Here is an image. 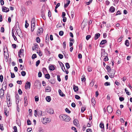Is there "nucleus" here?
<instances>
[{
    "label": "nucleus",
    "mask_w": 132,
    "mask_h": 132,
    "mask_svg": "<svg viewBox=\"0 0 132 132\" xmlns=\"http://www.w3.org/2000/svg\"><path fill=\"white\" fill-rule=\"evenodd\" d=\"M31 4V2L30 1H28L26 3V4L28 6L30 5Z\"/></svg>",
    "instance_id": "36"
},
{
    "label": "nucleus",
    "mask_w": 132,
    "mask_h": 132,
    "mask_svg": "<svg viewBox=\"0 0 132 132\" xmlns=\"http://www.w3.org/2000/svg\"><path fill=\"white\" fill-rule=\"evenodd\" d=\"M38 45H35L34 47H32V50L33 51H34L35 50H36V49L37 48Z\"/></svg>",
    "instance_id": "32"
},
{
    "label": "nucleus",
    "mask_w": 132,
    "mask_h": 132,
    "mask_svg": "<svg viewBox=\"0 0 132 132\" xmlns=\"http://www.w3.org/2000/svg\"><path fill=\"white\" fill-rule=\"evenodd\" d=\"M91 36L90 35H88L86 37V39L87 40H88L91 37Z\"/></svg>",
    "instance_id": "52"
},
{
    "label": "nucleus",
    "mask_w": 132,
    "mask_h": 132,
    "mask_svg": "<svg viewBox=\"0 0 132 132\" xmlns=\"http://www.w3.org/2000/svg\"><path fill=\"white\" fill-rule=\"evenodd\" d=\"M81 81H85L86 80V78H85L84 75H82L81 78Z\"/></svg>",
    "instance_id": "35"
},
{
    "label": "nucleus",
    "mask_w": 132,
    "mask_h": 132,
    "mask_svg": "<svg viewBox=\"0 0 132 132\" xmlns=\"http://www.w3.org/2000/svg\"><path fill=\"white\" fill-rule=\"evenodd\" d=\"M100 36V34L98 33L97 34H96L95 35V40H96Z\"/></svg>",
    "instance_id": "22"
},
{
    "label": "nucleus",
    "mask_w": 132,
    "mask_h": 132,
    "mask_svg": "<svg viewBox=\"0 0 132 132\" xmlns=\"http://www.w3.org/2000/svg\"><path fill=\"white\" fill-rule=\"evenodd\" d=\"M60 59H62L63 57V55L61 54H59L58 55Z\"/></svg>",
    "instance_id": "51"
},
{
    "label": "nucleus",
    "mask_w": 132,
    "mask_h": 132,
    "mask_svg": "<svg viewBox=\"0 0 132 132\" xmlns=\"http://www.w3.org/2000/svg\"><path fill=\"white\" fill-rule=\"evenodd\" d=\"M34 115L35 117H37L38 116V112L36 110H35V114Z\"/></svg>",
    "instance_id": "56"
},
{
    "label": "nucleus",
    "mask_w": 132,
    "mask_h": 132,
    "mask_svg": "<svg viewBox=\"0 0 132 132\" xmlns=\"http://www.w3.org/2000/svg\"><path fill=\"white\" fill-rule=\"evenodd\" d=\"M65 66H66V68L67 69H69L70 68V65L69 63H66V64H65Z\"/></svg>",
    "instance_id": "34"
},
{
    "label": "nucleus",
    "mask_w": 132,
    "mask_h": 132,
    "mask_svg": "<svg viewBox=\"0 0 132 132\" xmlns=\"http://www.w3.org/2000/svg\"><path fill=\"white\" fill-rule=\"evenodd\" d=\"M4 90L3 88L1 89L0 90V96L1 98L2 99L4 98Z\"/></svg>",
    "instance_id": "5"
},
{
    "label": "nucleus",
    "mask_w": 132,
    "mask_h": 132,
    "mask_svg": "<svg viewBox=\"0 0 132 132\" xmlns=\"http://www.w3.org/2000/svg\"><path fill=\"white\" fill-rule=\"evenodd\" d=\"M73 89L75 92H76L78 90V87L75 85L73 86Z\"/></svg>",
    "instance_id": "25"
},
{
    "label": "nucleus",
    "mask_w": 132,
    "mask_h": 132,
    "mask_svg": "<svg viewBox=\"0 0 132 132\" xmlns=\"http://www.w3.org/2000/svg\"><path fill=\"white\" fill-rule=\"evenodd\" d=\"M50 121V119L49 118H47L46 117L43 118L42 121L43 123L44 124L49 123Z\"/></svg>",
    "instance_id": "4"
},
{
    "label": "nucleus",
    "mask_w": 132,
    "mask_h": 132,
    "mask_svg": "<svg viewBox=\"0 0 132 132\" xmlns=\"http://www.w3.org/2000/svg\"><path fill=\"white\" fill-rule=\"evenodd\" d=\"M74 12L73 11H72L71 12V16L72 18L73 17L74 15Z\"/></svg>",
    "instance_id": "43"
},
{
    "label": "nucleus",
    "mask_w": 132,
    "mask_h": 132,
    "mask_svg": "<svg viewBox=\"0 0 132 132\" xmlns=\"http://www.w3.org/2000/svg\"><path fill=\"white\" fill-rule=\"evenodd\" d=\"M75 98L76 99H79V98H80V96L77 95H75Z\"/></svg>",
    "instance_id": "61"
},
{
    "label": "nucleus",
    "mask_w": 132,
    "mask_h": 132,
    "mask_svg": "<svg viewBox=\"0 0 132 132\" xmlns=\"http://www.w3.org/2000/svg\"><path fill=\"white\" fill-rule=\"evenodd\" d=\"M60 5V3H58L55 7V9H57Z\"/></svg>",
    "instance_id": "63"
},
{
    "label": "nucleus",
    "mask_w": 132,
    "mask_h": 132,
    "mask_svg": "<svg viewBox=\"0 0 132 132\" xmlns=\"http://www.w3.org/2000/svg\"><path fill=\"white\" fill-rule=\"evenodd\" d=\"M27 122L28 125H30L31 124V122L29 119H28L27 120Z\"/></svg>",
    "instance_id": "49"
},
{
    "label": "nucleus",
    "mask_w": 132,
    "mask_h": 132,
    "mask_svg": "<svg viewBox=\"0 0 132 132\" xmlns=\"http://www.w3.org/2000/svg\"><path fill=\"white\" fill-rule=\"evenodd\" d=\"M125 44L127 46H128L129 45V40H126L125 42Z\"/></svg>",
    "instance_id": "27"
},
{
    "label": "nucleus",
    "mask_w": 132,
    "mask_h": 132,
    "mask_svg": "<svg viewBox=\"0 0 132 132\" xmlns=\"http://www.w3.org/2000/svg\"><path fill=\"white\" fill-rule=\"evenodd\" d=\"M91 102L92 103V104L94 106L95 105L96 103V102L95 99L94 98H92L91 100Z\"/></svg>",
    "instance_id": "21"
},
{
    "label": "nucleus",
    "mask_w": 132,
    "mask_h": 132,
    "mask_svg": "<svg viewBox=\"0 0 132 132\" xmlns=\"http://www.w3.org/2000/svg\"><path fill=\"white\" fill-rule=\"evenodd\" d=\"M73 124L76 126H78L79 125V121L76 119H75L73 121Z\"/></svg>",
    "instance_id": "12"
},
{
    "label": "nucleus",
    "mask_w": 132,
    "mask_h": 132,
    "mask_svg": "<svg viewBox=\"0 0 132 132\" xmlns=\"http://www.w3.org/2000/svg\"><path fill=\"white\" fill-rule=\"evenodd\" d=\"M107 42L106 40H102L101 42L100 43V47H103V46H101V45H103L105 44Z\"/></svg>",
    "instance_id": "11"
},
{
    "label": "nucleus",
    "mask_w": 132,
    "mask_h": 132,
    "mask_svg": "<svg viewBox=\"0 0 132 132\" xmlns=\"http://www.w3.org/2000/svg\"><path fill=\"white\" fill-rule=\"evenodd\" d=\"M110 85V83L108 82H106L104 83V85L105 86H109Z\"/></svg>",
    "instance_id": "40"
},
{
    "label": "nucleus",
    "mask_w": 132,
    "mask_h": 132,
    "mask_svg": "<svg viewBox=\"0 0 132 132\" xmlns=\"http://www.w3.org/2000/svg\"><path fill=\"white\" fill-rule=\"evenodd\" d=\"M125 91L127 95H130V93L129 92H128V90H127L126 88H125Z\"/></svg>",
    "instance_id": "45"
},
{
    "label": "nucleus",
    "mask_w": 132,
    "mask_h": 132,
    "mask_svg": "<svg viewBox=\"0 0 132 132\" xmlns=\"http://www.w3.org/2000/svg\"><path fill=\"white\" fill-rule=\"evenodd\" d=\"M43 32V29L42 28L39 29L37 31V35L39 36L41 34H42Z\"/></svg>",
    "instance_id": "7"
},
{
    "label": "nucleus",
    "mask_w": 132,
    "mask_h": 132,
    "mask_svg": "<svg viewBox=\"0 0 132 132\" xmlns=\"http://www.w3.org/2000/svg\"><path fill=\"white\" fill-rule=\"evenodd\" d=\"M82 57V56L81 54H79L78 55V58L79 59H81Z\"/></svg>",
    "instance_id": "62"
},
{
    "label": "nucleus",
    "mask_w": 132,
    "mask_h": 132,
    "mask_svg": "<svg viewBox=\"0 0 132 132\" xmlns=\"http://www.w3.org/2000/svg\"><path fill=\"white\" fill-rule=\"evenodd\" d=\"M45 78L48 79H49L50 77V75L48 74H46L45 75Z\"/></svg>",
    "instance_id": "33"
},
{
    "label": "nucleus",
    "mask_w": 132,
    "mask_h": 132,
    "mask_svg": "<svg viewBox=\"0 0 132 132\" xmlns=\"http://www.w3.org/2000/svg\"><path fill=\"white\" fill-rule=\"evenodd\" d=\"M115 74V73L114 72H113L112 73H110L109 74V77L111 78H113L114 77V75Z\"/></svg>",
    "instance_id": "31"
},
{
    "label": "nucleus",
    "mask_w": 132,
    "mask_h": 132,
    "mask_svg": "<svg viewBox=\"0 0 132 132\" xmlns=\"http://www.w3.org/2000/svg\"><path fill=\"white\" fill-rule=\"evenodd\" d=\"M36 40L37 42L39 43L40 42V39L38 37H37L36 39Z\"/></svg>",
    "instance_id": "42"
},
{
    "label": "nucleus",
    "mask_w": 132,
    "mask_h": 132,
    "mask_svg": "<svg viewBox=\"0 0 132 132\" xmlns=\"http://www.w3.org/2000/svg\"><path fill=\"white\" fill-rule=\"evenodd\" d=\"M51 88L50 87L48 86L45 89L47 91V92H48L51 91Z\"/></svg>",
    "instance_id": "24"
},
{
    "label": "nucleus",
    "mask_w": 132,
    "mask_h": 132,
    "mask_svg": "<svg viewBox=\"0 0 132 132\" xmlns=\"http://www.w3.org/2000/svg\"><path fill=\"white\" fill-rule=\"evenodd\" d=\"M10 73L11 75V78H13L15 77V76L14 73H12L11 72Z\"/></svg>",
    "instance_id": "57"
},
{
    "label": "nucleus",
    "mask_w": 132,
    "mask_h": 132,
    "mask_svg": "<svg viewBox=\"0 0 132 132\" xmlns=\"http://www.w3.org/2000/svg\"><path fill=\"white\" fill-rule=\"evenodd\" d=\"M100 127L101 128H104V124L102 123H101L100 125Z\"/></svg>",
    "instance_id": "39"
},
{
    "label": "nucleus",
    "mask_w": 132,
    "mask_h": 132,
    "mask_svg": "<svg viewBox=\"0 0 132 132\" xmlns=\"http://www.w3.org/2000/svg\"><path fill=\"white\" fill-rule=\"evenodd\" d=\"M31 86V84L30 82L27 81L25 84V88L26 89H30Z\"/></svg>",
    "instance_id": "6"
},
{
    "label": "nucleus",
    "mask_w": 132,
    "mask_h": 132,
    "mask_svg": "<svg viewBox=\"0 0 132 132\" xmlns=\"http://www.w3.org/2000/svg\"><path fill=\"white\" fill-rule=\"evenodd\" d=\"M48 113L50 114H53L54 113V111L52 109L50 108L47 111Z\"/></svg>",
    "instance_id": "13"
},
{
    "label": "nucleus",
    "mask_w": 132,
    "mask_h": 132,
    "mask_svg": "<svg viewBox=\"0 0 132 132\" xmlns=\"http://www.w3.org/2000/svg\"><path fill=\"white\" fill-rule=\"evenodd\" d=\"M86 132H92V130L91 129L88 128L87 129Z\"/></svg>",
    "instance_id": "64"
},
{
    "label": "nucleus",
    "mask_w": 132,
    "mask_h": 132,
    "mask_svg": "<svg viewBox=\"0 0 132 132\" xmlns=\"http://www.w3.org/2000/svg\"><path fill=\"white\" fill-rule=\"evenodd\" d=\"M59 118L61 120H64L65 121H69L70 119V118L66 114L60 115V116Z\"/></svg>",
    "instance_id": "1"
},
{
    "label": "nucleus",
    "mask_w": 132,
    "mask_h": 132,
    "mask_svg": "<svg viewBox=\"0 0 132 132\" xmlns=\"http://www.w3.org/2000/svg\"><path fill=\"white\" fill-rule=\"evenodd\" d=\"M107 110L108 112L109 113H111L113 111L112 108L110 106H108L107 107Z\"/></svg>",
    "instance_id": "8"
},
{
    "label": "nucleus",
    "mask_w": 132,
    "mask_h": 132,
    "mask_svg": "<svg viewBox=\"0 0 132 132\" xmlns=\"http://www.w3.org/2000/svg\"><path fill=\"white\" fill-rule=\"evenodd\" d=\"M106 69L108 70V71L109 72V71H110L111 70V68L110 66L108 65H107L106 67Z\"/></svg>",
    "instance_id": "46"
},
{
    "label": "nucleus",
    "mask_w": 132,
    "mask_h": 132,
    "mask_svg": "<svg viewBox=\"0 0 132 132\" xmlns=\"http://www.w3.org/2000/svg\"><path fill=\"white\" fill-rule=\"evenodd\" d=\"M21 75L23 76H24L26 75V72L24 71H22L21 72Z\"/></svg>",
    "instance_id": "37"
},
{
    "label": "nucleus",
    "mask_w": 132,
    "mask_h": 132,
    "mask_svg": "<svg viewBox=\"0 0 132 132\" xmlns=\"http://www.w3.org/2000/svg\"><path fill=\"white\" fill-rule=\"evenodd\" d=\"M45 6H43L42 7V9L41 10V13L42 14H44L45 12Z\"/></svg>",
    "instance_id": "16"
},
{
    "label": "nucleus",
    "mask_w": 132,
    "mask_h": 132,
    "mask_svg": "<svg viewBox=\"0 0 132 132\" xmlns=\"http://www.w3.org/2000/svg\"><path fill=\"white\" fill-rule=\"evenodd\" d=\"M19 94L20 95H21L22 93V92L20 89H19L18 90Z\"/></svg>",
    "instance_id": "59"
},
{
    "label": "nucleus",
    "mask_w": 132,
    "mask_h": 132,
    "mask_svg": "<svg viewBox=\"0 0 132 132\" xmlns=\"http://www.w3.org/2000/svg\"><path fill=\"white\" fill-rule=\"evenodd\" d=\"M5 49L4 48V55L5 56V59H6L7 60V61L8 60V56H9V54H8V53H7V55H5Z\"/></svg>",
    "instance_id": "28"
},
{
    "label": "nucleus",
    "mask_w": 132,
    "mask_h": 132,
    "mask_svg": "<svg viewBox=\"0 0 132 132\" xmlns=\"http://www.w3.org/2000/svg\"><path fill=\"white\" fill-rule=\"evenodd\" d=\"M38 116H43V115L42 114V111L41 110H39L38 111Z\"/></svg>",
    "instance_id": "23"
},
{
    "label": "nucleus",
    "mask_w": 132,
    "mask_h": 132,
    "mask_svg": "<svg viewBox=\"0 0 132 132\" xmlns=\"http://www.w3.org/2000/svg\"><path fill=\"white\" fill-rule=\"evenodd\" d=\"M40 63V61L39 60H38L36 62V67H37L39 64Z\"/></svg>",
    "instance_id": "48"
},
{
    "label": "nucleus",
    "mask_w": 132,
    "mask_h": 132,
    "mask_svg": "<svg viewBox=\"0 0 132 132\" xmlns=\"http://www.w3.org/2000/svg\"><path fill=\"white\" fill-rule=\"evenodd\" d=\"M13 129L14 130L13 132H17V128L16 126H14L13 127Z\"/></svg>",
    "instance_id": "38"
},
{
    "label": "nucleus",
    "mask_w": 132,
    "mask_h": 132,
    "mask_svg": "<svg viewBox=\"0 0 132 132\" xmlns=\"http://www.w3.org/2000/svg\"><path fill=\"white\" fill-rule=\"evenodd\" d=\"M119 99L120 101H122L124 100V98L123 97H119Z\"/></svg>",
    "instance_id": "60"
},
{
    "label": "nucleus",
    "mask_w": 132,
    "mask_h": 132,
    "mask_svg": "<svg viewBox=\"0 0 132 132\" xmlns=\"http://www.w3.org/2000/svg\"><path fill=\"white\" fill-rule=\"evenodd\" d=\"M16 103V104H18L19 101V97L18 94H17L15 96Z\"/></svg>",
    "instance_id": "10"
},
{
    "label": "nucleus",
    "mask_w": 132,
    "mask_h": 132,
    "mask_svg": "<svg viewBox=\"0 0 132 132\" xmlns=\"http://www.w3.org/2000/svg\"><path fill=\"white\" fill-rule=\"evenodd\" d=\"M102 50L103 51L101 53V57H102V56H107L108 54L106 52H105V50L103 49H102Z\"/></svg>",
    "instance_id": "9"
},
{
    "label": "nucleus",
    "mask_w": 132,
    "mask_h": 132,
    "mask_svg": "<svg viewBox=\"0 0 132 132\" xmlns=\"http://www.w3.org/2000/svg\"><path fill=\"white\" fill-rule=\"evenodd\" d=\"M24 105L25 106H26L28 104V101L27 99V97L26 96H25L24 98Z\"/></svg>",
    "instance_id": "14"
},
{
    "label": "nucleus",
    "mask_w": 132,
    "mask_h": 132,
    "mask_svg": "<svg viewBox=\"0 0 132 132\" xmlns=\"http://www.w3.org/2000/svg\"><path fill=\"white\" fill-rule=\"evenodd\" d=\"M7 103L9 106H11L12 104V103L11 102V101L8 102L7 100Z\"/></svg>",
    "instance_id": "58"
},
{
    "label": "nucleus",
    "mask_w": 132,
    "mask_h": 132,
    "mask_svg": "<svg viewBox=\"0 0 132 132\" xmlns=\"http://www.w3.org/2000/svg\"><path fill=\"white\" fill-rule=\"evenodd\" d=\"M37 57V55L36 54H33L32 56V59H34Z\"/></svg>",
    "instance_id": "41"
},
{
    "label": "nucleus",
    "mask_w": 132,
    "mask_h": 132,
    "mask_svg": "<svg viewBox=\"0 0 132 132\" xmlns=\"http://www.w3.org/2000/svg\"><path fill=\"white\" fill-rule=\"evenodd\" d=\"M0 128L2 130H4V128L3 124H1L0 125Z\"/></svg>",
    "instance_id": "53"
},
{
    "label": "nucleus",
    "mask_w": 132,
    "mask_h": 132,
    "mask_svg": "<svg viewBox=\"0 0 132 132\" xmlns=\"http://www.w3.org/2000/svg\"><path fill=\"white\" fill-rule=\"evenodd\" d=\"M58 92L60 96L62 97H64L65 96V94H63L61 90L59 89Z\"/></svg>",
    "instance_id": "19"
},
{
    "label": "nucleus",
    "mask_w": 132,
    "mask_h": 132,
    "mask_svg": "<svg viewBox=\"0 0 132 132\" xmlns=\"http://www.w3.org/2000/svg\"><path fill=\"white\" fill-rule=\"evenodd\" d=\"M86 108L85 107H82L81 108V111L82 112H83L85 110Z\"/></svg>",
    "instance_id": "47"
},
{
    "label": "nucleus",
    "mask_w": 132,
    "mask_h": 132,
    "mask_svg": "<svg viewBox=\"0 0 132 132\" xmlns=\"http://www.w3.org/2000/svg\"><path fill=\"white\" fill-rule=\"evenodd\" d=\"M70 2L69 0L68 1L67 3L65 4L64 5V7L65 8L67 7L69 5Z\"/></svg>",
    "instance_id": "29"
},
{
    "label": "nucleus",
    "mask_w": 132,
    "mask_h": 132,
    "mask_svg": "<svg viewBox=\"0 0 132 132\" xmlns=\"http://www.w3.org/2000/svg\"><path fill=\"white\" fill-rule=\"evenodd\" d=\"M3 76L2 75H1L0 76V80L1 82H2L3 81Z\"/></svg>",
    "instance_id": "50"
},
{
    "label": "nucleus",
    "mask_w": 132,
    "mask_h": 132,
    "mask_svg": "<svg viewBox=\"0 0 132 132\" xmlns=\"http://www.w3.org/2000/svg\"><path fill=\"white\" fill-rule=\"evenodd\" d=\"M49 68L50 70L53 71L55 69V68L53 65H50L49 67Z\"/></svg>",
    "instance_id": "20"
},
{
    "label": "nucleus",
    "mask_w": 132,
    "mask_h": 132,
    "mask_svg": "<svg viewBox=\"0 0 132 132\" xmlns=\"http://www.w3.org/2000/svg\"><path fill=\"white\" fill-rule=\"evenodd\" d=\"M115 10V8L113 6L110 7L109 10V11L111 12H113Z\"/></svg>",
    "instance_id": "15"
},
{
    "label": "nucleus",
    "mask_w": 132,
    "mask_h": 132,
    "mask_svg": "<svg viewBox=\"0 0 132 132\" xmlns=\"http://www.w3.org/2000/svg\"><path fill=\"white\" fill-rule=\"evenodd\" d=\"M35 84L36 86H40L41 85V83L39 80H36L35 81Z\"/></svg>",
    "instance_id": "17"
},
{
    "label": "nucleus",
    "mask_w": 132,
    "mask_h": 132,
    "mask_svg": "<svg viewBox=\"0 0 132 132\" xmlns=\"http://www.w3.org/2000/svg\"><path fill=\"white\" fill-rule=\"evenodd\" d=\"M65 111L66 112L68 113H70L71 112L69 110L68 108H66L65 109Z\"/></svg>",
    "instance_id": "54"
},
{
    "label": "nucleus",
    "mask_w": 132,
    "mask_h": 132,
    "mask_svg": "<svg viewBox=\"0 0 132 132\" xmlns=\"http://www.w3.org/2000/svg\"><path fill=\"white\" fill-rule=\"evenodd\" d=\"M64 34L63 31H61L59 32V35L60 36H62Z\"/></svg>",
    "instance_id": "44"
},
{
    "label": "nucleus",
    "mask_w": 132,
    "mask_h": 132,
    "mask_svg": "<svg viewBox=\"0 0 132 132\" xmlns=\"http://www.w3.org/2000/svg\"><path fill=\"white\" fill-rule=\"evenodd\" d=\"M37 53H38L40 56H42V53L41 52L39 51L37 52Z\"/></svg>",
    "instance_id": "55"
},
{
    "label": "nucleus",
    "mask_w": 132,
    "mask_h": 132,
    "mask_svg": "<svg viewBox=\"0 0 132 132\" xmlns=\"http://www.w3.org/2000/svg\"><path fill=\"white\" fill-rule=\"evenodd\" d=\"M15 29L17 34L19 36V35L21 33V31L19 27V23L18 22L16 24Z\"/></svg>",
    "instance_id": "3"
},
{
    "label": "nucleus",
    "mask_w": 132,
    "mask_h": 132,
    "mask_svg": "<svg viewBox=\"0 0 132 132\" xmlns=\"http://www.w3.org/2000/svg\"><path fill=\"white\" fill-rule=\"evenodd\" d=\"M36 23V21L35 18H32L31 20V31L33 32L35 28V25Z\"/></svg>",
    "instance_id": "2"
},
{
    "label": "nucleus",
    "mask_w": 132,
    "mask_h": 132,
    "mask_svg": "<svg viewBox=\"0 0 132 132\" xmlns=\"http://www.w3.org/2000/svg\"><path fill=\"white\" fill-rule=\"evenodd\" d=\"M46 41L45 42L47 43H48L49 42V38L48 36L47 35L46 36L45 38Z\"/></svg>",
    "instance_id": "26"
},
{
    "label": "nucleus",
    "mask_w": 132,
    "mask_h": 132,
    "mask_svg": "<svg viewBox=\"0 0 132 132\" xmlns=\"http://www.w3.org/2000/svg\"><path fill=\"white\" fill-rule=\"evenodd\" d=\"M46 99L48 102H49L51 100V97L50 96H47L46 97Z\"/></svg>",
    "instance_id": "30"
},
{
    "label": "nucleus",
    "mask_w": 132,
    "mask_h": 132,
    "mask_svg": "<svg viewBox=\"0 0 132 132\" xmlns=\"http://www.w3.org/2000/svg\"><path fill=\"white\" fill-rule=\"evenodd\" d=\"M2 11L3 12H7L9 11V8H8L4 7V8L2 9Z\"/></svg>",
    "instance_id": "18"
}]
</instances>
